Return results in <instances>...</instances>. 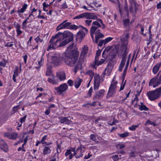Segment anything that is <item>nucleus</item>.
I'll list each match as a JSON object with an SVG mask.
<instances>
[{
    "label": "nucleus",
    "mask_w": 161,
    "mask_h": 161,
    "mask_svg": "<svg viewBox=\"0 0 161 161\" xmlns=\"http://www.w3.org/2000/svg\"><path fill=\"white\" fill-rule=\"evenodd\" d=\"M32 36H31L30 37L29 40V41L27 43V45L28 46H30L31 45V40H32Z\"/></svg>",
    "instance_id": "nucleus-61"
},
{
    "label": "nucleus",
    "mask_w": 161,
    "mask_h": 161,
    "mask_svg": "<svg viewBox=\"0 0 161 161\" xmlns=\"http://www.w3.org/2000/svg\"><path fill=\"white\" fill-rule=\"evenodd\" d=\"M27 5L26 4H25L23 6L22 8L17 10V12L19 13H23L25 11L27 7Z\"/></svg>",
    "instance_id": "nucleus-31"
},
{
    "label": "nucleus",
    "mask_w": 161,
    "mask_h": 161,
    "mask_svg": "<svg viewBox=\"0 0 161 161\" xmlns=\"http://www.w3.org/2000/svg\"><path fill=\"white\" fill-rule=\"evenodd\" d=\"M73 44L69 45L66 50L63 57V60L65 64L69 67H74V72L76 73L78 70L81 69L83 62V59L78 60L79 52L73 48Z\"/></svg>",
    "instance_id": "nucleus-1"
},
{
    "label": "nucleus",
    "mask_w": 161,
    "mask_h": 161,
    "mask_svg": "<svg viewBox=\"0 0 161 161\" xmlns=\"http://www.w3.org/2000/svg\"><path fill=\"white\" fill-rule=\"evenodd\" d=\"M68 88V86L66 83L61 84L58 87L54 88V93L55 94L62 95L64 94V92Z\"/></svg>",
    "instance_id": "nucleus-9"
},
{
    "label": "nucleus",
    "mask_w": 161,
    "mask_h": 161,
    "mask_svg": "<svg viewBox=\"0 0 161 161\" xmlns=\"http://www.w3.org/2000/svg\"><path fill=\"white\" fill-rule=\"evenodd\" d=\"M30 17L29 16L27 17L26 19H25L23 22L22 23V27L23 29H25L27 27L26 24L27 23V20L29 19Z\"/></svg>",
    "instance_id": "nucleus-36"
},
{
    "label": "nucleus",
    "mask_w": 161,
    "mask_h": 161,
    "mask_svg": "<svg viewBox=\"0 0 161 161\" xmlns=\"http://www.w3.org/2000/svg\"><path fill=\"white\" fill-rule=\"evenodd\" d=\"M112 47L111 46H108L103 51L102 53V57L105 59L109 53L110 51L112 49Z\"/></svg>",
    "instance_id": "nucleus-21"
},
{
    "label": "nucleus",
    "mask_w": 161,
    "mask_h": 161,
    "mask_svg": "<svg viewBox=\"0 0 161 161\" xmlns=\"http://www.w3.org/2000/svg\"><path fill=\"white\" fill-rule=\"evenodd\" d=\"M82 80L79 78H77L75 80V86L76 88H78L80 86Z\"/></svg>",
    "instance_id": "nucleus-25"
},
{
    "label": "nucleus",
    "mask_w": 161,
    "mask_h": 161,
    "mask_svg": "<svg viewBox=\"0 0 161 161\" xmlns=\"http://www.w3.org/2000/svg\"><path fill=\"white\" fill-rule=\"evenodd\" d=\"M52 150L49 147H45L43 150V153L44 155H47L51 153Z\"/></svg>",
    "instance_id": "nucleus-28"
},
{
    "label": "nucleus",
    "mask_w": 161,
    "mask_h": 161,
    "mask_svg": "<svg viewBox=\"0 0 161 161\" xmlns=\"http://www.w3.org/2000/svg\"><path fill=\"white\" fill-rule=\"evenodd\" d=\"M129 64V63H128V62H126V65L125 68L124 69V73H123L124 75H125V74L127 71V69L128 68Z\"/></svg>",
    "instance_id": "nucleus-50"
},
{
    "label": "nucleus",
    "mask_w": 161,
    "mask_h": 161,
    "mask_svg": "<svg viewBox=\"0 0 161 161\" xmlns=\"http://www.w3.org/2000/svg\"><path fill=\"white\" fill-rule=\"evenodd\" d=\"M88 50V47L87 46H84L81 52L80 57H82V58H81L83 59V58L86 56V55L87 54Z\"/></svg>",
    "instance_id": "nucleus-24"
},
{
    "label": "nucleus",
    "mask_w": 161,
    "mask_h": 161,
    "mask_svg": "<svg viewBox=\"0 0 161 161\" xmlns=\"http://www.w3.org/2000/svg\"><path fill=\"white\" fill-rule=\"evenodd\" d=\"M125 61H122V60H121V63H120L119 69V71H122L123 68L124 67V65L125 64Z\"/></svg>",
    "instance_id": "nucleus-35"
},
{
    "label": "nucleus",
    "mask_w": 161,
    "mask_h": 161,
    "mask_svg": "<svg viewBox=\"0 0 161 161\" xmlns=\"http://www.w3.org/2000/svg\"><path fill=\"white\" fill-rule=\"evenodd\" d=\"M157 9H160L161 8V2L157 4Z\"/></svg>",
    "instance_id": "nucleus-64"
},
{
    "label": "nucleus",
    "mask_w": 161,
    "mask_h": 161,
    "mask_svg": "<svg viewBox=\"0 0 161 161\" xmlns=\"http://www.w3.org/2000/svg\"><path fill=\"white\" fill-rule=\"evenodd\" d=\"M27 116L25 115L23 117L21 118H20V122L21 124H22L23 122H24L26 119Z\"/></svg>",
    "instance_id": "nucleus-55"
},
{
    "label": "nucleus",
    "mask_w": 161,
    "mask_h": 161,
    "mask_svg": "<svg viewBox=\"0 0 161 161\" xmlns=\"http://www.w3.org/2000/svg\"><path fill=\"white\" fill-rule=\"evenodd\" d=\"M100 85V76L98 74H96L94 76V87L95 90H97Z\"/></svg>",
    "instance_id": "nucleus-14"
},
{
    "label": "nucleus",
    "mask_w": 161,
    "mask_h": 161,
    "mask_svg": "<svg viewBox=\"0 0 161 161\" xmlns=\"http://www.w3.org/2000/svg\"><path fill=\"white\" fill-rule=\"evenodd\" d=\"M85 151V150L82 149L81 146L78 147L76 150L75 147H71L70 149L66 150L65 156L67 157L69 155V158L70 159L74 156H75L76 158H79L83 156V153Z\"/></svg>",
    "instance_id": "nucleus-3"
},
{
    "label": "nucleus",
    "mask_w": 161,
    "mask_h": 161,
    "mask_svg": "<svg viewBox=\"0 0 161 161\" xmlns=\"http://www.w3.org/2000/svg\"><path fill=\"white\" fill-rule=\"evenodd\" d=\"M92 20H85V23L87 25H90V24H91V22H92Z\"/></svg>",
    "instance_id": "nucleus-63"
},
{
    "label": "nucleus",
    "mask_w": 161,
    "mask_h": 161,
    "mask_svg": "<svg viewBox=\"0 0 161 161\" xmlns=\"http://www.w3.org/2000/svg\"><path fill=\"white\" fill-rule=\"evenodd\" d=\"M147 95L149 99L151 101L158 99L161 95V86L154 91L148 92Z\"/></svg>",
    "instance_id": "nucleus-7"
},
{
    "label": "nucleus",
    "mask_w": 161,
    "mask_h": 161,
    "mask_svg": "<svg viewBox=\"0 0 161 161\" xmlns=\"http://www.w3.org/2000/svg\"><path fill=\"white\" fill-rule=\"evenodd\" d=\"M113 68V66L112 64L110 63H108L107 64V67L106 68L103 73V75H109L112 72Z\"/></svg>",
    "instance_id": "nucleus-17"
},
{
    "label": "nucleus",
    "mask_w": 161,
    "mask_h": 161,
    "mask_svg": "<svg viewBox=\"0 0 161 161\" xmlns=\"http://www.w3.org/2000/svg\"><path fill=\"white\" fill-rule=\"evenodd\" d=\"M130 37L129 33H127L125 35L123 34L120 37V39L121 44L120 46V52L118 53V56L120 57H122V60L126 61V55L128 53V39Z\"/></svg>",
    "instance_id": "nucleus-2"
},
{
    "label": "nucleus",
    "mask_w": 161,
    "mask_h": 161,
    "mask_svg": "<svg viewBox=\"0 0 161 161\" xmlns=\"http://www.w3.org/2000/svg\"><path fill=\"white\" fill-rule=\"evenodd\" d=\"M62 41L58 34H57L55 36H52L50 40L47 50L49 51L51 49H55L56 48L63 47L60 44Z\"/></svg>",
    "instance_id": "nucleus-5"
},
{
    "label": "nucleus",
    "mask_w": 161,
    "mask_h": 161,
    "mask_svg": "<svg viewBox=\"0 0 161 161\" xmlns=\"http://www.w3.org/2000/svg\"><path fill=\"white\" fill-rule=\"evenodd\" d=\"M124 8L125 10L127 12V14H128V13H129V11L127 4V2L126 0H125V2Z\"/></svg>",
    "instance_id": "nucleus-45"
},
{
    "label": "nucleus",
    "mask_w": 161,
    "mask_h": 161,
    "mask_svg": "<svg viewBox=\"0 0 161 161\" xmlns=\"http://www.w3.org/2000/svg\"><path fill=\"white\" fill-rule=\"evenodd\" d=\"M59 122L62 124L69 125L72 122L71 121V118L69 117H60L58 118Z\"/></svg>",
    "instance_id": "nucleus-15"
},
{
    "label": "nucleus",
    "mask_w": 161,
    "mask_h": 161,
    "mask_svg": "<svg viewBox=\"0 0 161 161\" xmlns=\"http://www.w3.org/2000/svg\"><path fill=\"white\" fill-rule=\"evenodd\" d=\"M103 35L100 32V30H97L95 33V40L93 41L94 42L97 43L99 39L100 38H103Z\"/></svg>",
    "instance_id": "nucleus-18"
},
{
    "label": "nucleus",
    "mask_w": 161,
    "mask_h": 161,
    "mask_svg": "<svg viewBox=\"0 0 161 161\" xmlns=\"http://www.w3.org/2000/svg\"><path fill=\"white\" fill-rule=\"evenodd\" d=\"M47 81L49 82L54 85H56L57 84V82L55 81L53 77L52 79L50 78H48L47 80Z\"/></svg>",
    "instance_id": "nucleus-37"
},
{
    "label": "nucleus",
    "mask_w": 161,
    "mask_h": 161,
    "mask_svg": "<svg viewBox=\"0 0 161 161\" xmlns=\"http://www.w3.org/2000/svg\"><path fill=\"white\" fill-rule=\"evenodd\" d=\"M67 21V20H66L62 23H61L60 24H59L56 28L57 31H58L60 30L63 29H69L70 28V25L71 24V23L70 22H66V21Z\"/></svg>",
    "instance_id": "nucleus-12"
},
{
    "label": "nucleus",
    "mask_w": 161,
    "mask_h": 161,
    "mask_svg": "<svg viewBox=\"0 0 161 161\" xmlns=\"http://www.w3.org/2000/svg\"><path fill=\"white\" fill-rule=\"evenodd\" d=\"M52 62L55 65L58 66L60 64L62 63V61L60 58L55 56H53L52 58Z\"/></svg>",
    "instance_id": "nucleus-19"
},
{
    "label": "nucleus",
    "mask_w": 161,
    "mask_h": 161,
    "mask_svg": "<svg viewBox=\"0 0 161 161\" xmlns=\"http://www.w3.org/2000/svg\"><path fill=\"white\" fill-rule=\"evenodd\" d=\"M141 103V105H140L139 108L140 110L147 111L148 110V108L145 105H144L142 103Z\"/></svg>",
    "instance_id": "nucleus-33"
},
{
    "label": "nucleus",
    "mask_w": 161,
    "mask_h": 161,
    "mask_svg": "<svg viewBox=\"0 0 161 161\" xmlns=\"http://www.w3.org/2000/svg\"><path fill=\"white\" fill-rule=\"evenodd\" d=\"M129 133L127 132H125L123 133H122L119 134L120 137L122 138H124L127 137L129 136Z\"/></svg>",
    "instance_id": "nucleus-44"
},
{
    "label": "nucleus",
    "mask_w": 161,
    "mask_h": 161,
    "mask_svg": "<svg viewBox=\"0 0 161 161\" xmlns=\"http://www.w3.org/2000/svg\"><path fill=\"white\" fill-rule=\"evenodd\" d=\"M113 39V38L111 37H108L107 38H106L105 39L103 40L104 42L105 43V44H107L111 41Z\"/></svg>",
    "instance_id": "nucleus-46"
},
{
    "label": "nucleus",
    "mask_w": 161,
    "mask_h": 161,
    "mask_svg": "<svg viewBox=\"0 0 161 161\" xmlns=\"http://www.w3.org/2000/svg\"><path fill=\"white\" fill-rule=\"evenodd\" d=\"M35 40V41L37 43H38L39 42H42L43 41V39H41L39 36H38L36 37L34 39Z\"/></svg>",
    "instance_id": "nucleus-41"
},
{
    "label": "nucleus",
    "mask_w": 161,
    "mask_h": 161,
    "mask_svg": "<svg viewBox=\"0 0 161 161\" xmlns=\"http://www.w3.org/2000/svg\"><path fill=\"white\" fill-rule=\"evenodd\" d=\"M14 25L15 27L16 28V30H18L20 29V25L19 24L17 23L15 25V24H14Z\"/></svg>",
    "instance_id": "nucleus-60"
},
{
    "label": "nucleus",
    "mask_w": 161,
    "mask_h": 161,
    "mask_svg": "<svg viewBox=\"0 0 161 161\" xmlns=\"http://www.w3.org/2000/svg\"><path fill=\"white\" fill-rule=\"evenodd\" d=\"M125 147V145L124 144H119L116 145V148L119 149H121Z\"/></svg>",
    "instance_id": "nucleus-39"
},
{
    "label": "nucleus",
    "mask_w": 161,
    "mask_h": 161,
    "mask_svg": "<svg viewBox=\"0 0 161 161\" xmlns=\"http://www.w3.org/2000/svg\"><path fill=\"white\" fill-rule=\"evenodd\" d=\"M85 35V33L82 30L80 31L77 33V38L82 39Z\"/></svg>",
    "instance_id": "nucleus-27"
},
{
    "label": "nucleus",
    "mask_w": 161,
    "mask_h": 161,
    "mask_svg": "<svg viewBox=\"0 0 161 161\" xmlns=\"http://www.w3.org/2000/svg\"><path fill=\"white\" fill-rule=\"evenodd\" d=\"M105 90L101 89L96 92L93 96V99L94 101H97V100L101 99L104 96Z\"/></svg>",
    "instance_id": "nucleus-13"
},
{
    "label": "nucleus",
    "mask_w": 161,
    "mask_h": 161,
    "mask_svg": "<svg viewBox=\"0 0 161 161\" xmlns=\"http://www.w3.org/2000/svg\"><path fill=\"white\" fill-rule=\"evenodd\" d=\"M86 19H97L102 25V29H104L105 28V25L103 24L102 20L100 19H98L97 16L93 13L86 12Z\"/></svg>",
    "instance_id": "nucleus-10"
},
{
    "label": "nucleus",
    "mask_w": 161,
    "mask_h": 161,
    "mask_svg": "<svg viewBox=\"0 0 161 161\" xmlns=\"http://www.w3.org/2000/svg\"><path fill=\"white\" fill-rule=\"evenodd\" d=\"M103 44H104V45L106 44L105 43V42L103 40L99 41V42L98 44V47H102Z\"/></svg>",
    "instance_id": "nucleus-53"
},
{
    "label": "nucleus",
    "mask_w": 161,
    "mask_h": 161,
    "mask_svg": "<svg viewBox=\"0 0 161 161\" xmlns=\"http://www.w3.org/2000/svg\"><path fill=\"white\" fill-rule=\"evenodd\" d=\"M61 6H62V8L64 9H65L68 8V6L65 3H64Z\"/></svg>",
    "instance_id": "nucleus-62"
},
{
    "label": "nucleus",
    "mask_w": 161,
    "mask_h": 161,
    "mask_svg": "<svg viewBox=\"0 0 161 161\" xmlns=\"http://www.w3.org/2000/svg\"><path fill=\"white\" fill-rule=\"evenodd\" d=\"M92 88L91 87L88 91V94L89 97H91L92 96Z\"/></svg>",
    "instance_id": "nucleus-57"
},
{
    "label": "nucleus",
    "mask_w": 161,
    "mask_h": 161,
    "mask_svg": "<svg viewBox=\"0 0 161 161\" xmlns=\"http://www.w3.org/2000/svg\"><path fill=\"white\" fill-rule=\"evenodd\" d=\"M161 66V63H160L157 64L153 67V72L154 74H155L157 73Z\"/></svg>",
    "instance_id": "nucleus-26"
},
{
    "label": "nucleus",
    "mask_w": 161,
    "mask_h": 161,
    "mask_svg": "<svg viewBox=\"0 0 161 161\" xmlns=\"http://www.w3.org/2000/svg\"><path fill=\"white\" fill-rule=\"evenodd\" d=\"M0 148L5 152H7L8 151V146L3 140L0 141Z\"/></svg>",
    "instance_id": "nucleus-22"
},
{
    "label": "nucleus",
    "mask_w": 161,
    "mask_h": 161,
    "mask_svg": "<svg viewBox=\"0 0 161 161\" xmlns=\"http://www.w3.org/2000/svg\"><path fill=\"white\" fill-rule=\"evenodd\" d=\"M129 154L130 157H135L136 156V153L134 151L130 152Z\"/></svg>",
    "instance_id": "nucleus-49"
},
{
    "label": "nucleus",
    "mask_w": 161,
    "mask_h": 161,
    "mask_svg": "<svg viewBox=\"0 0 161 161\" xmlns=\"http://www.w3.org/2000/svg\"><path fill=\"white\" fill-rule=\"evenodd\" d=\"M160 72L156 76L151 79L149 83V86H153V87H155L158 86L161 83V73L158 78Z\"/></svg>",
    "instance_id": "nucleus-8"
},
{
    "label": "nucleus",
    "mask_w": 161,
    "mask_h": 161,
    "mask_svg": "<svg viewBox=\"0 0 161 161\" xmlns=\"http://www.w3.org/2000/svg\"><path fill=\"white\" fill-rule=\"evenodd\" d=\"M99 57V56L96 55L94 63L92 64V67L94 69H96V66H98L104 62L105 59H101L100 61H98Z\"/></svg>",
    "instance_id": "nucleus-16"
},
{
    "label": "nucleus",
    "mask_w": 161,
    "mask_h": 161,
    "mask_svg": "<svg viewBox=\"0 0 161 161\" xmlns=\"http://www.w3.org/2000/svg\"><path fill=\"white\" fill-rule=\"evenodd\" d=\"M67 83L69 86H72L73 85V81L72 80H69L68 81Z\"/></svg>",
    "instance_id": "nucleus-56"
},
{
    "label": "nucleus",
    "mask_w": 161,
    "mask_h": 161,
    "mask_svg": "<svg viewBox=\"0 0 161 161\" xmlns=\"http://www.w3.org/2000/svg\"><path fill=\"white\" fill-rule=\"evenodd\" d=\"M117 83L118 82L115 80V78L114 77L106 96L107 99L113 97L115 95L117 90Z\"/></svg>",
    "instance_id": "nucleus-6"
},
{
    "label": "nucleus",
    "mask_w": 161,
    "mask_h": 161,
    "mask_svg": "<svg viewBox=\"0 0 161 161\" xmlns=\"http://www.w3.org/2000/svg\"><path fill=\"white\" fill-rule=\"evenodd\" d=\"M47 135H45L43 136L41 140V143L42 144H44L46 143V142L45 141V140L47 139Z\"/></svg>",
    "instance_id": "nucleus-47"
},
{
    "label": "nucleus",
    "mask_w": 161,
    "mask_h": 161,
    "mask_svg": "<svg viewBox=\"0 0 161 161\" xmlns=\"http://www.w3.org/2000/svg\"><path fill=\"white\" fill-rule=\"evenodd\" d=\"M138 125H132L130 127H129V129L132 131H134L138 127Z\"/></svg>",
    "instance_id": "nucleus-43"
},
{
    "label": "nucleus",
    "mask_w": 161,
    "mask_h": 161,
    "mask_svg": "<svg viewBox=\"0 0 161 161\" xmlns=\"http://www.w3.org/2000/svg\"><path fill=\"white\" fill-rule=\"evenodd\" d=\"M13 42H11V43H10L9 42H7L5 45L4 46H5V47H11L13 45Z\"/></svg>",
    "instance_id": "nucleus-58"
},
{
    "label": "nucleus",
    "mask_w": 161,
    "mask_h": 161,
    "mask_svg": "<svg viewBox=\"0 0 161 161\" xmlns=\"http://www.w3.org/2000/svg\"><path fill=\"white\" fill-rule=\"evenodd\" d=\"M18 75V73H14L13 75V80L14 82H16V77Z\"/></svg>",
    "instance_id": "nucleus-52"
},
{
    "label": "nucleus",
    "mask_w": 161,
    "mask_h": 161,
    "mask_svg": "<svg viewBox=\"0 0 161 161\" xmlns=\"http://www.w3.org/2000/svg\"><path fill=\"white\" fill-rule=\"evenodd\" d=\"M129 2L130 4L129 11L131 12L133 10V5L135 6L136 3L134 0H129Z\"/></svg>",
    "instance_id": "nucleus-30"
},
{
    "label": "nucleus",
    "mask_w": 161,
    "mask_h": 161,
    "mask_svg": "<svg viewBox=\"0 0 161 161\" xmlns=\"http://www.w3.org/2000/svg\"><path fill=\"white\" fill-rule=\"evenodd\" d=\"M19 69V68L18 66H15V69L14 71V73H18Z\"/></svg>",
    "instance_id": "nucleus-59"
},
{
    "label": "nucleus",
    "mask_w": 161,
    "mask_h": 161,
    "mask_svg": "<svg viewBox=\"0 0 161 161\" xmlns=\"http://www.w3.org/2000/svg\"><path fill=\"white\" fill-rule=\"evenodd\" d=\"M90 139L93 141H95L96 140V136L95 135L92 134L90 136Z\"/></svg>",
    "instance_id": "nucleus-48"
},
{
    "label": "nucleus",
    "mask_w": 161,
    "mask_h": 161,
    "mask_svg": "<svg viewBox=\"0 0 161 161\" xmlns=\"http://www.w3.org/2000/svg\"><path fill=\"white\" fill-rule=\"evenodd\" d=\"M150 124L151 125H153L154 126H155L156 125L153 122H151L150 120H148L147 121L145 124V125H147Z\"/></svg>",
    "instance_id": "nucleus-42"
},
{
    "label": "nucleus",
    "mask_w": 161,
    "mask_h": 161,
    "mask_svg": "<svg viewBox=\"0 0 161 161\" xmlns=\"http://www.w3.org/2000/svg\"><path fill=\"white\" fill-rule=\"evenodd\" d=\"M86 19V12L80 14L75 17L74 19Z\"/></svg>",
    "instance_id": "nucleus-29"
},
{
    "label": "nucleus",
    "mask_w": 161,
    "mask_h": 161,
    "mask_svg": "<svg viewBox=\"0 0 161 161\" xmlns=\"http://www.w3.org/2000/svg\"><path fill=\"white\" fill-rule=\"evenodd\" d=\"M6 65V63L4 60H3L0 62V66L4 67Z\"/></svg>",
    "instance_id": "nucleus-54"
},
{
    "label": "nucleus",
    "mask_w": 161,
    "mask_h": 161,
    "mask_svg": "<svg viewBox=\"0 0 161 161\" xmlns=\"http://www.w3.org/2000/svg\"><path fill=\"white\" fill-rule=\"evenodd\" d=\"M18 134L16 133H5L4 136L9 139L15 140L17 137Z\"/></svg>",
    "instance_id": "nucleus-20"
},
{
    "label": "nucleus",
    "mask_w": 161,
    "mask_h": 161,
    "mask_svg": "<svg viewBox=\"0 0 161 161\" xmlns=\"http://www.w3.org/2000/svg\"><path fill=\"white\" fill-rule=\"evenodd\" d=\"M58 33L62 41L60 45L61 46H64L73 40V34L70 31H65L63 33L58 32Z\"/></svg>",
    "instance_id": "nucleus-4"
},
{
    "label": "nucleus",
    "mask_w": 161,
    "mask_h": 161,
    "mask_svg": "<svg viewBox=\"0 0 161 161\" xmlns=\"http://www.w3.org/2000/svg\"><path fill=\"white\" fill-rule=\"evenodd\" d=\"M79 28L78 26L76 25H70V28L69 29L76 30Z\"/></svg>",
    "instance_id": "nucleus-51"
},
{
    "label": "nucleus",
    "mask_w": 161,
    "mask_h": 161,
    "mask_svg": "<svg viewBox=\"0 0 161 161\" xmlns=\"http://www.w3.org/2000/svg\"><path fill=\"white\" fill-rule=\"evenodd\" d=\"M123 24L125 27H126L129 25V19H126L123 20Z\"/></svg>",
    "instance_id": "nucleus-38"
},
{
    "label": "nucleus",
    "mask_w": 161,
    "mask_h": 161,
    "mask_svg": "<svg viewBox=\"0 0 161 161\" xmlns=\"http://www.w3.org/2000/svg\"><path fill=\"white\" fill-rule=\"evenodd\" d=\"M98 21H95L92 22V25H95L96 26H92L90 29V35L92 37L93 40H94V34L95 32V31L97 28H98L100 27L102 28V25L98 22Z\"/></svg>",
    "instance_id": "nucleus-11"
},
{
    "label": "nucleus",
    "mask_w": 161,
    "mask_h": 161,
    "mask_svg": "<svg viewBox=\"0 0 161 161\" xmlns=\"http://www.w3.org/2000/svg\"><path fill=\"white\" fill-rule=\"evenodd\" d=\"M140 94V92H139V91H137V93L135 94V97L134 99L133 100V103H134L136 100H138V96H139Z\"/></svg>",
    "instance_id": "nucleus-40"
},
{
    "label": "nucleus",
    "mask_w": 161,
    "mask_h": 161,
    "mask_svg": "<svg viewBox=\"0 0 161 161\" xmlns=\"http://www.w3.org/2000/svg\"><path fill=\"white\" fill-rule=\"evenodd\" d=\"M57 77L60 81L65 80L66 79L65 72L64 71L58 72L57 73Z\"/></svg>",
    "instance_id": "nucleus-23"
},
{
    "label": "nucleus",
    "mask_w": 161,
    "mask_h": 161,
    "mask_svg": "<svg viewBox=\"0 0 161 161\" xmlns=\"http://www.w3.org/2000/svg\"><path fill=\"white\" fill-rule=\"evenodd\" d=\"M86 74L90 76V81H91L93 76H94V73L92 70H89L87 71L86 72Z\"/></svg>",
    "instance_id": "nucleus-32"
},
{
    "label": "nucleus",
    "mask_w": 161,
    "mask_h": 161,
    "mask_svg": "<svg viewBox=\"0 0 161 161\" xmlns=\"http://www.w3.org/2000/svg\"><path fill=\"white\" fill-rule=\"evenodd\" d=\"M57 149H56V150H57V153H55V156L56 155V154H57V157H58V154H59V153H60L61 152V146H60V145H59V144H57Z\"/></svg>",
    "instance_id": "nucleus-34"
}]
</instances>
